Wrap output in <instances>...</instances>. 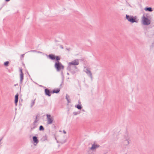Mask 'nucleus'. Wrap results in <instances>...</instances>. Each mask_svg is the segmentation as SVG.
<instances>
[{
  "label": "nucleus",
  "instance_id": "nucleus-1",
  "mask_svg": "<svg viewBox=\"0 0 154 154\" xmlns=\"http://www.w3.org/2000/svg\"><path fill=\"white\" fill-rule=\"evenodd\" d=\"M126 18L128 21L131 23H137L138 19H137L136 16H130L129 15H126Z\"/></svg>",
  "mask_w": 154,
  "mask_h": 154
},
{
  "label": "nucleus",
  "instance_id": "nucleus-2",
  "mask_svg": "<svg viewBox=\"0 0 154 154\" xmlns=\"http://www.w3.org/2000/svg\"><path fill=\"white\" fill-rule=\"evenodd\" d=\"M142 22L143 25L148 26L150 24L151 21L149 18L145 17V16L143 15L142 17Z\"/></svg>",
  "mask_w": 154,
  "mask_h": 154
},
{
  "label": "nucleus",
  "instance_id": "nucleus-3",
  "mask_svg": "<svg viewBox=\"0 0 154 154\" xmlns=\"http://www.w3.org/2000/svg\"><path fill=\"white\" fill-rule=\"evenodd\" d=\"M54 66L57 72L60 71L61 69H63L64 67L60 62L55 63Z\"/></svg>",
  "mask_w": 154,
  "mask_h": 154
},
{
  "label": "nucleus",
  "instance_id": "nucleus-4",
  "mask_svg": "<svg viewBox=\"0 0 154 154\" xmlns=\"http://www.w3.org/2000/svg\"><path fill=\"white\" fill-rule=\"evenodd\" d=\"M47 119V124L49 125L51 124L53 121V117H51L50 114H46Z\"/></svg>",
  "mask_w": 154,
  "mask_h": 154
},
{
  "label": "nucleus",
  "instance_id": "nucleus-5",
  "mask_svg": "<svg viewBox=\"0 0 154 154\" xmlns=\"http://www.w3.org/2000/svg\"><path fill=\"white\" fill-rule=\"evenodd\" d=\"M79 63L78 60H73L71 62H70L68 63L69 66H75L79 65Z\"/></svg>",
  "mask_w": 154,
  "mask_h": 154
},
{
  "label": "nucleus",
  "instance_id": "nucleus-6",
  "mask_svg": "<svg viewBox=\"0 0 154 154\" xmlns=\"http://www.w3.org/2000/svg\"><path fill=\"white\" fill-rule=\"evenodd\" d=\"M45 94L46 96L48 97L51 96L52 93V91H51L48 88H45L44 90Z\"/></svg>",
  "mask_w": 154,
  "mask_h": 154
},
{
  "label": "nucleus",
  "instance_id": "nucleus-7",
  "mask_svg": "<svg viewBox=\"0 0 154 154\" xmlns=\"http://www.w3.org/2000/svg\"><path fill=\"white\" fill-rule=\"evenodd\" d=\"M124 137L125 139V141H127V143H125V145L126 146H127L129 144V139L130 138L128 137V135L127 132L126 131L125 133V136Z\"/></svg>",
  "mask_w": 154,
  "mask_h": 154
},
{
  "label": "nucleus",
  "instance_id": "nucleus-8",
  "mask_svg": "<svg viewBox=\"0 0 154 154\" xmlns=\"http://www.w3.org/2000/svg\"><path fill=\"white\" fill-rule=\"evenodd\" d=\"M86 73L92 79L93 78L92 73L91 71L88 69L87 68L85 71Z\"/></svg>",
  "mask_w": 154,
  "mask_h": 154
},
{
  "label": "nucleus",
  "instance_id": "nucleus-9",
  "mask_svg": "<svg viewBox=\"0 0 154 154\" xmlns=\"http://www.w3.org/2000/svg\"><path fill=\"white\" fill-rule=\"evenodd\" d=\"M100 146V145L94 143L92 145V146L90 148V149L91 150H94L96 149Z\"/></svg>",
  "mask_w": 154,
  "mask_h": 154
},
{
  "label": "nucleus",
  "instance_id": "nucleus-10",
  "mask_svg": "<svg viewBox=\"0 0 154 154\" xmlns=\"http://www.w3.org/2000/svg\"><path fill=\"white\" fill-rule=\"evenodd\" d=\"M46 56L51 60H55V56L54 54H49L48 55H46Z\"/></svg>",
  "mask_w": 154,
  "mask_h": 154
},
{
  "label": "nucleus",
  "instance_id": "nucleus-11",
  "mask_svg": "<svg viewBox=\"0 0 154 154\" xmlns=\"http://www.w3.org/2000/svg\"><path fill=\"white\" fill-rule=\"evenodd\" d=\"M32 139L33 142L35 143L36 144H34V145H36V144L38 143V139L37 137L34 136L32 137Z\"/></svg>",
  "mask_w": 154,
  "mask_h": 154
},
{
  "label": "nucleus",
  "instance_id": "nucleus-12",
  "mask_svg": "<svg viewBox=\"0 0 154 154\" xmlns=\"http://www.w3.org/2000/svg\"><path fill=\"white\" fill-rule=\"evenodd\" d=\"M37 126V124L36 123L33 122L32 125L30 126V131H31L35 129Z\"/></svg>",
  "mask_w": 154,
  "mask_h": 154
},
{
  "label": "nucleus",
  "instance_id": "nucleus-13",
  "mask_svg": "<svg viewBox=\"0 0 154 154\" xmlns=\"http://www.w3.org/2000/svg\"><path fill=\"white\" fill-rule=\"evenodd\" d=\"M18 97L19 95L18 94H17L15 96L14 103L16 106H17V105L18 100Z\"/></svg>",
  "mask_w": 154,
  "mask_h": 154
},
{
  "label": "nucleus",
  "instance_id": "nucleus-14",
  "mask_svg": "<svg viewBox=\"0 0 154 154\" xmlns=\"http://www.w3.org/2000/svg\"><path fill=\"white\" fill-rule=\"evenodd\" d=\"M20 84H21L22 83L23 80L24 79V74H20Z\"/></svg>",
  "mask_w": 154,
  "mask_h": 154
},
{
  "label": "nucleus",
  "instance_id": "nucleus-15",
  "mask_svg": "<svg viewBox=\"0 0 154 154\" xmlns=\"http://www.w3.org/2000/svg\"><path fill=\"white\" fill-rule=\"evenodd\" d=\"M60 91V88L54 89L52 91V94H54V93L58 94L59 92Z\"/></svg>",
  "mask_w": 154,
  "mask_h": 154
},
{
  "label": "nucleus",
  "instance_id": "nucleus-16",
  "mask_svg": "<svg viewBox=\"0 0 154 154\" xmlns=\"http://www.w3.org/2000/svg\"><path fill=\"white\" fill-rule=\"evenodd\" d=\"M67 69H71L77 71V68L76 66H68Z\"/></svg>",
  "mask_w": 154,
  "mask_h": 154
},
{
  "label": "nucleus",
  "instance_id": "nucleus-17",
  "mask_svg": "<svg viewBox=\"0 0 154 154\" xmlns=\"http://www.w3.org/2000/svg\"><path fill=\"white\" fill-rule=\"evenodd\" d=\"M144 9L146 11L149 12H152L153 11L152 8L151 7H146Z\"/></svg>",
  "mask_w": 154,
  "mask_h": 154
},
{
  "label": "nucleus",
  "instance_id": "nucleus-18",
  "mask_svg": "<svg viewBox=\"0 0 154 154\" xmlns=\"http://www.w3.org/2000/svg\"><path fill=\"white\" fill-rule=\"evenodd\" d=\"M79 104H78L77 105H76L75 107L77 108L78 109L81 110L82 109V106L81 104H80L79 100Z\"/></svg>",
  "mask_w": 154,
  "mask_h": 154
},
{
  "label": "nucleus",
  "instance_id": "nucleus-19",
  "mask_svg": "<svg viewBox=\"0 0 154 154\" xmlns=\"http://www.w3.org/2000/svg\"><path fill=\"white\" fill-rule=\"evenodd\" d=\"M60 59V57L58 56H55V60L57 61L55 63H58V62H60L59 61Z\"/></svg>",
  "mask_w": 154,
  "mask_h": 154
},
{
  "label": "nucleus",
  "instance_id": "nucleus-20",
  "mask_svg": "<svg viewBox=\"0 0 154 154\" xmlns=\"http://www.w3.org/2000/svg\"><path fill=\"white\" fill-rule=\"evenodd\" d=\"M69 71H70L72 74H74L77 71L76 70L71 69H67Z\"/></svg>",
  "mask_w": 154,
  "mask_h": 154
},
{
  "label": "nucleus",
  "instance_id": "nucleus-21",
  "mask_svg": "<svg viewBox=\"0 0 154 154\" xmlns=\"http://www.w3.org/2000/svg\"><path fill=\"white\" fill-rule=\"evenodd\" d=\"M47 136L45 134L44 136H43L41 139V140L42 141H45L47 140Z\"/></svg>",
  "mask_w": 154,
  "mask_h": 154
},
{
  "label": "nucleus",
  "instance_id": "nucleus-22",
  "mask_svg": "<svg viewBox=\"0 0 154 154\" xmlns=\"http://www.w3.org/2000/svg\"><path fill=\"white\" fill-rule=\"evenodd\" d=\"M69 96L67 94H66V100L67 101V102L68 103H69L70 102V101H69Z\"/></svg>",
  "mask_w": 154,
  "mask_h": 154
},
{
  "label": "nucleus",
  "instance_id": "nucleus-23",
  "mask_svg": "<svg viewBox=\"0 0 154 154\" xmlns=\"http://www.w3.org/2000/svg\"><path fill=\"white\" fill-rule=\"evenodd\" d=\"M35 100H36V99H35L34 100H32V102L31 104V107H32L34 105V104L35 103Z\"/></svg>",
  "mask_w": 154,
  "mask_h": 154
},
{
  "label": "nucleus",
  "instance_id": "nucleus-24",
  "mask_svg": "<svg viewBox=\"0 0 154 154\" xmlns=\"http://www.w3.org/2000/svg\"><path fill=\"white\" fill-rule=\"evenodd\" d=\"M39 130L40 131H44V128L42 125H41L39 126Z\"/></svg>",
  "mask_w": 154,
  "mask_h": 154
},
{
  "label": "nucleus",
  "instance_id": "nucleus-25",
  "mask_svg": "<svg viewBox=\"0 0 154 154\" xmlns=\"http://www.w3.org/2000/svg\"><path fill=\"white\" fill-rule=\"evenodd\" d=\"M9 63V62L8 61H6L4 63V65L6 66H8V64Z\"/></svg>",
  "mask_w": 154,
  "mask_h": 154
},
{
  "label": "nucleus",
  "instance_id": "nucleus-26",
  "mask_svg": "<svg viewBox=\"0 0 154 154\" xmlns=\"http://www.w3.org/2000/svg\"><path fill=\"white\" fill-rule=\"evenodd\" d=\"M80 112H73V114L74 115H78V114H79L80 113Z\"/></svg>",
  "mask_w": 154,
  "mask_h": 154
},
{
  "label": "nucleus",
  "instance_id": "nucleus-27",
  "mask_svg": "<svg viewBox=\"0 0 154 154\" xmlns=\"http://www.w3.org/2000/svg\"><path fill=\"white\" fill-rule=\"evenodd\" d=\"M37 117H38V116H37L36 117L35 119L34 122L36 123L38 122V119H37Z\"/></svg>",
  "mask_w": 154,
  "mask_h": 154
},
{
  "label": "nucleus",
  "instance_id": "nucleus-28",
  "mask_svg": "<svg viewBox=\"0 0 154 154\" xmlns=\"http://www.w3.org/2000/svg\"><path fill=\"white\" fill-rule=\"evenodd\" d=\"M20 74H23V71H22V68H20Z\"/></svg>",
  "mask_w": 154,
  "mask_h": 154
},
{
  "label": "nucleus",
  "instance_id": "nucleus-29",
  "mask_svg": "<svg viewBox=\"0 0 154 154\" xmlns=\"http://www.w3.org/2000/svg\"><path fill=\"white\" fill-rule=\"evenodd\" d=\"M149 14H146V16H145V17H147V18H149L150 17L149 16Z\"/></svg>",
  "mask_w": 154,
  "mask_h": 154
},
{
  "label": "nucleus",
  "instance_id": "nucleus-30",
  "mask_svg": "<svg viewBox=\"0 0 154 154\" xmlns=\"http://www.w3.org/2000/svg\"><path fill=\"white\" fill-rule=\"evenodd\" d=\"M37 51H36V50H31V51H29V52H37Z\"/></svg>",
  "mask_w": 154,
  "mask_h": 154
},
{
  "label": "nucleus",
  "instance_id": "nucleus-31",
  "mask_svg": "<svg viewBox=\"0 0 154 154\" xmlns=\"http://www.w3.org/2000/svg\"><path fill=\"white\" fill-rule=\"evenodd\" d=\"M63 84V81L62 82L61 84L60 85V87H62V85Z\"/></svg>",
  "mask_w": 154,
  "mask_h": 154
},
{
  "label": "nucleus",
  "instance_id": "nucleus-32",
  "mask_svg": "<svg viewBox=\"0 0 154 154\" xmlns=\"http://www.w3.org/2000/svg\"><path fill=\"white\" fill-rule=\"evenodd\" d=\"M24 54H23L21 55V58L23 57H24Z\"/></svg>",
  "mask_w": 154,
  "mask_h": 154
},
{
  "label": "nucleus",
  "instance_id": "nucleus-33",
  "mask_svg": "<svg viewBox=\"0 0 154 154\" xmlns=\"http://www.w3.org/2000/svg\"><path fill=\"white\" fill-rule=\"evenodd\" d=\"M60 48L61 49H63V46H62V45H60Z\"/></svg>",
  "mask_w": 154,
  "mask_h": 154
},
{
  "label": "nucleus",
  "instance_id": "nucleus-34",
  "mask_svg": "<svg viewBox=\"0 0 154 154\" xmlns=\"http://www.w3.org/2000/svg\"><path fill=\"white\" fill-rule=\"evenodd\" d=\"M66 49L68 50V51H69L70 50V48H66Z\"/></svg>",
  "mask_w": 154,
  "mask_h": 154
},
{
  "label": "nucleus",
  "instance_id": "nucleus-35",
  "mask_svg": "<svg viewBox=\"0 0 154 154\" xmlns=\"http://www.w3.org/2000/svg\"><path fill=\"white\" fill-rule=\"evenodd\" d=\"M37 52L38 53H42V52H41V51H37Z\"/></svg>",
  "mask_w": 154,
  "mask_h": 154
},
{
  "label": "nucleus",
  "instance_id": "nucleus-36",
  "mask_svg": "<svg viewBox=\"0 0 154 154\" xmlns=\"http://www.w3.org/2000/svg\"><path fill=\"white\" fill-rule=\"evenodd\" d=\"M63 133L64 134H66V132L65 130H63Z\"/></svg>",
  "mask_w": 154,
  "mask_h": 154
},
{
  "label": "nucleus",
  "instance_id": "nucleus-37",
  "mask_svg": "<svg viewBox=\"0 0 154 154\" xmlns=\"http://www.w3.org/2000/svg\"><path fill=\"white\" fill-rule=\"evenodd\" d=\"M10 0H5V1L6 2H8L10 1Z\"/></svg>",
  "mask_w": 154,
  "mask_h": 154
},
{
  "label": "nucleus",
  "instance_id": "nucleus-38",
  "mask_svg": "<svg viewBox=\"0 0 154 154\" xmlns=\"http://www.w3.org/2000/svg\"><path fill=\"white\" fill-rule=\"evenodd\" d=\"M23 66H24V67H25V65L24 63H23Z\"/></svg>",
  "mask_w": 154,
  "mask_h": 154
},
{
  "label": "nucleus",
  "instance_id": "nucleus-39",
  "mask_svg": "<svg viewBox=\"0 0 154 154\" xmlns=\"http://www.w3.org/2000/svg\"><path fill=\"white\" fill-rule=\"evenodd\" d=\"M2 139H3V138L0 139V142H1V140H2Z\"/></svg>",
  "mask_w": 154,
  "mask_h": 154
},
{
  "label": "nucleus",
  "instance_id": "nucleus-40",
  "mask_svg": "<svg viewBox=\"0 0 154 154\" xmlns=\"http://www.w3.org/2000/svg\"><path fill=\"white\" fill-rule=\"evenodd\" d=\"M55 41L56 42H58V41L57 40H55Z\"/></svg>",
  "mask_w": 154,
  "mask_h": 154
},
{
  "label": "nucleus",
  "instance_id": "nucleus-41",
  "mask_svg": "<svg viewBox=\"0 0 154 154\" xmlns=\"http://www.w3.org/2000/svg\"><path fill=\"white\" fill-rule=\"evenodd\" d=\"M57 143H59L58 142V141L57 140Z\"/></svg>",
  "mask_w": 154,
  "mask_h": 154
},
{
  "label": "nucleus",
  "instance_id": "nucleus-42",
  "mask_svg": "<svg viewBox=\"0 0 154 154\" xmlns=\"http://www.w3.org/2000/svg\"><path fill=\"white\" fill-rule=\"evenodd\" d=\"M67 75H69V73H67Z\"/></svg>",
  "mask_w": 154,
  "mask_h": 154
},
{
  "label": "nucleus",
  "instance_id": "nucleus-43",
  "mask_svg": "<svg viewBox=\"0 0 154 154\" xmlns=\"http://www.w3.org/2000/svg\"><path fill=\"white\" fill-rule=\"evenodd\" d=\"M55 139H56V140H57L56 138V137H55Z\"/></svg>",
  "mask_w": 154,
  "mask_h": 154
},
{
  "label": "nucleus",
  "instance_id": "nucleus-44",
  "mask_svg": "<svg viewBox=\"0 0 154 154\" xmlns=\"http://www.w3.org/2000/svg\"><path fill=\"white\" fill-rule=\"evenodd\" d=\"M27 73L29 75V73H28V72H27Z\"/></svg>",
  "mask_w": 154,
  "mask_h": 154
},
{
  "label": "nucleus",
  "instance_id": "nucleus-45",
  "mask_svg": "<svg viewBox=\"0 0 154 154\" xmlns=\"http://www.w3.org/2000/svg\"><path fill=\"white\" fill-rule=\"evenodd\" d=\"M82 111H84V109H83V110H82Z\"/></svg>",
  "mask_w": 154,
  "mask_h": 154
},
{
  "label": "nucleus",
  "instance_id": "nucleus-46",
  "mask_svg": "<svg viewBox=\"0 0 154 154\" xmlns=\"http://www.w3.org/2000/svg\"><path fill=\"white\" fill-rule=\"evenodd\" d=\"M14 86H16V85H14Z\"/></svg>",
  "mask_w": 154,
  "mask_h": 154
}]
</instances>
